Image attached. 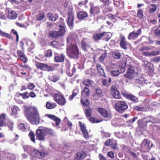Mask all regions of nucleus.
<instances>
[{
    "label": "nucleus",
    "mask_w": 160,
    "mask_h": 160,
    "mask_svg": "<svg viewBox=\"0 0 160 160\" xmlns=\"http://www.w3.org/2000/svg\"><path fill=\"white\" fill-rule=\"evenodd\" d=\"M76 41H78V37L75 34H69L67 39V53L69 57L75 59H77L79 55V50L76 43Z\"/></svg>",
    "instance_id": "obj_1"
},
{
    "label": "nucleus",
    "mask_w": 160,
    "mask_h": 160,
    "mask_svg": "<svg viewBox=\"0 0 160 160\" xmlns=\"http://www.w3.org/2000/svg\"><path fill=\"white\" fill-rule=\"evenodd\" d=\"M25 115L30 123L38 125L40 123V116L36 108L33 107L26 108Z\"/></svg>",
    "instance_id": "obj_2"
},
{
    "label": "nucleus",
    "mask_w": 160,
    "mask_h": 160,
    "mask_svg": "<svg viewBox=\"0 0 160 160\" xmlns=\"http://www.w3.org/2000/svg\"><path fill=\"white\" fill-rule=\"evenodd\" d=\"M156 48L154 46H143L139 49L141 53L146 57L155 56L160 53L159 50H156Z\"/></svg>",
    "instance_id": "obj_3"
},
{
    "label": "nucleus",
    "mask_w": 160,
    "mask_h": 160,
    "mask_svg": "<svg viewBox=\"0 0 160 160\" xmlns=\"http://www.w3.org/2000/svg\"><path fill=\"white\" fill-rule=\"evenodd\" d=\"M59 20L61 22V24L59 25V30L58 31H50L49 32V35L52 38L55 39L59 37L62 36L65 33V25L63 23L64 20L60 18Z\"/></svg>",
    "instance_id": "obj_4"
},
{
    "label": "nucleus",
    "mask_w": 160,
    "mask_h": 160,
    "mask_svg": "<svg viewBox=\"0 0 160 160\" xmlns=\"http://www.w3.org/2000/svg\"><path fill=\"white\" fill-rule=\"evenodd\" d=\"M127 103L123 101H118L115 104L114 108L118 112L122 113L128 109Z\"/></svg>",
    "instance_id": "obj_5"
},
{
    "label": "nucleus",
    "mask_w": 160,
    "mask_h": 160,
    "mask_svg": "<svg viewBox=\"0 0 160 160\" xmlns=\"http://www.w3.org/2000/svg\"><path fill=\"white\" fill-rule=\"evenodd\" d=\"M53 98L55 101L60 105H64L66 103V99L62 94H55L54 95Z\"/></svg>",
    "instance_id": "obj_6"
},
{
    "label": "nucleus",
    "mask_w": 160,
    "mask_h": 160,
    "mask_svg": "<svg viewBox=\"0 0 160 160\" xmlns=\"http://www.w3.org/2000/svg\"><path fill=\"white\" fill-rule=\"evenodd\" d=\"M91 40L87 38H83L81 41V47L84 51H87L91 47Z\"/></svg>",
    "instance_id": "obj_7"
},
{
    "label": "nucleus",
    "mask_w": 160,
    "mask_h": 160,
    "mask_svg": "<svg viewBox=\"0 0 160 160\" xmlns=\"http://www.w3.org/2000/svg\"><path fill=\"white\" fill-rule=\"evenodd\" d=\"M149 122L152 123L154 122L153 118L151 116H148L142 118V120L138 123V124L140 127H143L146 126L147 123Z\"/></svg>",
    "instance_id": "obj_8"
},
{
    "label": "nucleus",
    "mask_w": 160,
    "mask_h": 160,
    "mask_svg": "<svg viewBox=\"0 0 160 160\" xmlns=\"http://www.w3.org/2000/svg\"><path fill=\"white\" fill-rule=\"evenodd\" d=\"M36 136L37 138L40 141L45 139L46 136L44 128L39 127L36 130Z\"/></svg>",
    "instance_id": "obj_9"
},
{
    "label": "nucleus",
    "mask_w": 160,
    "mask_h": 160,
    "mask_svg": "<svg viewBox=\"0 0 160 160\" xmlns=\"http://www.w3.org/2000/svg\"><path fill=\"white\" fill-rule=\"evenodd\" d=\"M120 47L124 49H127L128 47L130 45V44L126 41L125 37L122 35H120Z\"/></svg>",
    "instance_id": "obj_10"
},
{
    "label": "nucleus",
    "mask_w": 160,
    "mask_h": 160,
    "mask_svg": "<svg viewBox=\"0 0 160 160\" xmlns=\"http://www.w3.org/2000/svg\"><path fill=\"white\" fill-rule=\"evenodd\" d=\"M141 29L139 28L138 30L136 32L133 31L130 33L128 36V40L135 39L141 34Z\"/></svg>",
    "instance_id": "obj_11"
},
{
    "label": "nucleus",
    "mask_w": 160,
    "mask_h": 160,
    "mask_svg": "<svg viewBox=\"0 0 160 160\" xmlns=\"http://www.w3.org/2000/svg\"><path fill=\"white\" fill-rule=\"evenodd\" d=\"M111 95L115 98L119 99L121 98V95L115 86H112L111 90Z\"/></svg>",
    "instance_id": "obj_12"
},
{
    "label": "nucleus",
    "mask_w": 160,
    "mask_h": 160,
    "mask_svg": "<svg viewBox=\"0 0 160 160\" xmlns=\"http://www.w3.org/2000/svg\"><path fill=\"white\" fill-rule=\"evenodd\" d=\"M98 111L101 115L105 118H109L111 116L110 112L104 108H99L98 109Z\"/></svg>",
    "instance_id": "obj_13"
},
{
    "label": "nucleus",
    "mask_w": 160,
    "mask_h": 160,
    "mask_svg": "<svg viewBox=\"0 0 160 160\" xmlns=\"http://www.w3.org/2000/svg\"><path fill=\"white\" fill-rule=\"evenodd\" d=\"M81 129L83 134V136L86 140L89 139L88 133L86 129V127L84 124H82V122H79Z\"/></svg>",
    "instance_id": "obj_14"
},
{
    "label": "nucleus",
    "mask_w": 160,
    "mask_h": 160,
    "mask_svg": "<svg viewBox=\"0 0 160 160\" xmlns=\"http://www.w3.org/2000/svg\"><path fill=\"white\" fill-rule=\"evenodd\" d=\"M6 13L7 14V17L9 19H15L17 17V13L14 11L6 9Z\"/></svg>",
    "instance_id": "obj_15"
},
{
    "label": "nucleus",
    "mask_w": 160,
    "mask_h": 160,
    "mask_svg": "<svg viewBox=\"0 0 160 160\" xmlns=\"http://www.w3.org/2000/svg\"><path fill=\"white\" fill-rule=\"evenodd\" d=\"M125 69L124 67L121 66H119L118 68L115 70H113L111 71V75L113 76H117L120 73H123L125 71Z\"/></svg>",
    "instance_id": "obj_16"
},
{
    "label": "nucleus",
    "mask_w": 160,
    "mask_h": 160,
    "mask_svg": "<svg viewBox=\"0 0 160 160\" xmlns=\"http://www.w3.org/2000/svg\"><path fill=\"white\" fill-rule=\"evenodd\" d=\"M141 147L142 150L144 152H147L149 150L150 148L147 139H145L143 140L141 145Z\"/></svg>",
    "instance_id": "obj_17"
},
{
    "label": "nucleus",
    "mask_w": 160,
    "mask_h": 160,
    "mask_svg": "<svg viewBox=\"0 0 160 160\" xmlns=\"http://www.w3.org/2000/svg\"><path fill=\"white\" fill-rule=\"evenodd\" d=\"M17 53L20 59L24 63H26L28 60L27 58L25 55L23 51L20 50L17 51Z\"/></svg>",
    "instance_id": "obj_18"
},
{
    "label": "nucleus",
    "mask_w": 160,
    "mask_h": 160,
    "mask_svg": "<svg viewBox=\"0 0 160 160\" xmlns=\"http://www.w3.org/2000/svg\"><path fill=\"white\" fill-rule=\"evenodd\" d=\"M64 59L65 56L63 54H60L57 53L54 54V61L55 62H62Z\"/></svg>",
    "instance_id": "obj_19"
},
{
    "label": "nucleus",
    "mask_w": 160,
    "mask_h": 160,
    "mask_svg": "<svg viewBox=\"0 0 160 160\" xmlns=\"http://www.w3.org/2000/svg\"><path fill=\"white\" fill-rule=\"evenodd\" d=\"M102 39L107 42L110 39L112 34L110 32H102Z\"/></svg>",
    "instance_id": "obj_20"
},
{
    "label": "nucleus",
    "mask_w": 160,
    "mask_h": 160,
    "mask_svg": "<svg viewBox=\"0 0 160 160\" xmlns=\"http://www.w3.org/2000/svg\"><path fill=\"white\" fill-rule=\"evenodd\" d=\"M100 12V8L98 6H91V7L90 13L93 15L98 14Z\"/></svg>",
    "instance_id": "obj_21"
},
{
    "label": "nucleus",
    "mask_w": 160,
    "mask_h": 160,
    "mask_svg": "<svg viewBox=\"0 0 160 160\" xmlns=\"http://www.w3.org/2000/svg\"><path fill=\"white\" fill-rule=\"evenodd\" d=\"M32 154L34 157L39 158H42L45 156V153L44 152H40L36 150L33 151Z\"/></svg>",
    "instance_id": "obj_22"
},
{
    "label": "nucleus",
    "mask_w": 160,
    "mask_h": 160,
    "mask_svg": "<svg viewBox=\"0 0 160 160\" xmlns=\"http://www.w3.org/2000/svg\"><path fill=\"white\" fill-rule=\"evenodd\" d=\"M45 116L48 118L53 120L56 126H57L59 124L61 121L60 119L58 118L55 117V116L48 114H46Z\"/></svg>",
    "instance_id": "obj_23"
},
{
    "label": "nucleus",
    "mask_w": 160,
    "mask_h": 160,
    "mask_svg": "<svg viewBox=\"0 0 160 160\" xmlns=\"http://www.w3.org/2000/svg\"><path fill=\"white\" fill-rule=\"evenodd\" d=\"M122 94L125 97H126L127 98L130 100L132 102H136L138 101V98L132 95H130L127 93H124L123 92L122 93Z\"/></svg>",
    "instance_id": "obj_24"
},
{
    "label": "nucleus",
    "mask_w": 160,
    "mask_h": 160,
    "mask_svg": "<svg viewBox=\"0 0 160 160\" xmlns=\"http://www.w3.org/2000/svg\"><path fill=\"white\" fill-rule=\"evenodd\" d=\"M77 16L79 19L82 20L88 17V15L87 12L80 11L77 13Z\"/></svg>",
    "instance_id": "obj_25"
},
{
    "label": "nucleus",
    "mask_w": 160,
    "mask_h": 160,
    "mask_svg": "<svg viewBox=\"0 0 160 160\" xmlns=\"http://www.w3.org/2000/svg\"><path fill=\"white\" fill-rule=\"evenodd\" d=\"M26 45L28 47V50L30 52L35 47L34 44L32 41L28 39L26 42Z\"/></svg>",
    "instance_id": "obj_26"
},
{
    "label": "nucleus",
    "mask_w": 160,
    "mask_h": 160,
    "mask_svg": "<svg viewBox=\"0 0 160 160\" xmlns=\"http://www.w3.org/2000/svg\"><path fill=\"white\" fill-rule=\"evenodd\" d=\"M86 156V153L83 152H79L75 155V158L77 160L82 159Z\"/></svg>",
    "instance_id": "obj_27"
},
{
    "label": "nucleus",
    "mask_w": 160,
    "mask_h": 160,
    "mask_svg": "<svg viewBox=\"0 0 160 160\" xmlns=\"http://www.w3.org/2000/svg\"><path fill=\"white\" fill-rule=\"evenodd\" d=\"M76 71V69L74 67L72 68L71 71L70 70V68L69 66L67 68L66 72L67 75L69 77H71L75 72Z\"/></svg>",
    "instance_id": "obj_28"
},
{
    "label": "nucleus",
    "mask_w": 160,
    "mask_h": 160,
    "mask_svg": "<svg viewBox=\"0 0 160 160\" xmlns=\"http://www.w3.org/2000/svg\"><path fill=\"white\" fill-rule=\"evenodd\" d=\"M6 115L2 113L0 115V127L4 126L5 123Z\"/></svg>",
    "instance_id": "obj_29"
},
{
    "label": "nucleus",
    "mask_w": 160,
    "mask_h": 160,
    "mask_svg": "<svg viewBox=\"0 0 160 160\" xmlns=\"http://www.w3.org/2000/svg\"><path fill=\"white\" fill-rule=\"evenodd\" d=\"M102 85L105 87H108L110 85L112 79L111 78H108V79H102Z\"/></svg>",
    "instance_id": "obj_30"
},
{
    "label": "nucleus",
    "mask_w": 160,
    "mask_h": 160,
    "mask_svg": "<svg viewBox=\"0 0 160 160\" xmlns=\"http://www.w3.org/2000/svg\"><path fill=\"white\" fill-rule=\"evenodd\" d=\"M96 67L97 70L100 74L102 76L105 77V72L101 66L99 64H97Z\"/></svg>",
    "instance_id": "obj_31"
},
{
    "label": "nucleus",
    "mask_w": 160,
    "mask_h": 160,
    "mask_svg": "<svg viewBox=\"0 0 160 160\" xmlns=\"http://www.w3.org/2000/svg\"><path fill=\"white\" fill-rule=\"evenodd\" d=\"M35 64L37 68L44 71L45 65V63H41L36 61L35 62Z\"/></svg>",
    "instance_id": "obj_32"
},
{
    "label": "nucleus",
    "mask_w": 160,
    "mask_h": 160,
    "mask_svg": "<svg viewBox=\"0 0 160 160\" xmlns=\"http://www.w3.org/2000/svg\"><path fill=\"white\" fill-rule=\"evenodd\" d=\"M82 97H88L89 96L90 92L88 88L85 87L81 93Z\"/></svg>",
    "instance_id": "obj_33"
},
{
    "label": "nucleus",
    "mask_w": 160,
    "mask_h": 160,
    "mask_svg": "<svg viewBox=\"0 0 160 160\" xmlns=\"http://www.w3.org/2000/svg\"><path fill=\"white\" fill-rule=\"evenodd\" d=\"M48 16L49 18V20L53 21H56L58 18V17L57 15L55 14V16H54L51 13H48Z\"/></svg>",
    "instance_id": "obj_34"
},
{
    "label": "nucleus",
    "mask_w": 160,
    "mask_h": 160,
    "mask_svg": "<svg viewBox=\"0 0 160 160\" xmlns=\"http://www.w3.org/2000/svg\"><path fill=\"white\" fill-rule=\"evenodd\" d=\"M102 32L94 34L93 36V38L96 42L102 38Z\"/></svg>",
    "instance_id": "obj_35"
},
{
    "label": "nucleus",
    "mask_w": 160,
    "mask_h": 160,
    "mask_svg": "<svg viewBox=\"0 0 160 160\" xmlns=\"http://www.w3.org/2000/svg\"><path fill=\"white\" fill-rule=\"evenodd\" d=\"M154 32L157 37H160V25L156 26L154 27Z\"/></svg>",
    "instance_id": "obj_36"
},
{
    "label": "nucleus",
    "mask_w": 160,
    "mask_h": 160,
    "mask_svg": "<svg viewBox=\"0 0 160 160\" xmlns=\"http://www.w3.org/2000/svg\"><path fill=\"white\" fill-rule=\"evenodd\" d=\"M82 83L84 85L90 87L92 86L93 84V82L92 81L87 79L83 80Z\"/></svg>",
    "instance_id": "obj_37"
},
{
    "label": "nucleus",
    "mask_w": 160,
    "mask_h": 160,
    "mask_svg": "<svg viewBox=\"0 0 160 160\" xmlns=\"http://www.w3.org/2000/svg\"><path fill=\"white\" fill-rule=\"evenodd\" d=\"M0 34L3 37H6L10 40H12L13 39V38L8 33H6L2 31L0 29Z\"/></svg>",
    "instance_id": "obj_38"
},
{
    "label": "nucleus",
    "mask_w": 160,
    "mask_h": 160,
    "mask_svg": "<svg viewBox=\"0 0 160 160\" xmlns=\"http://www.w3.org/2000/svg\"><path fill=\"white\" fill-rule=\"evenodd\" d=\"M151 7L149 8V12L151 14H152L154 13L157 10V7L155 4H151L150 5Z\"/></svg>",
    "instance_id": "obj_39"
},
{
    "label": "nucleus",
    "mask_w": 160,
    "mask_h": 160,
    "mask_svg": "<svg viewBox=\"0 0 160 160\" xmlns=\"http://www.w3.org/2000/svg\"><path fill=\"white\" fill-rule=\"evenodd\" d=\"M105 145L107 146H109L110 145H112V148L113 149H115L116 148V145H112V141L110 139H108L105 143Z\"/></svg>",
    "instance_id": "obj_40"
},
{
    "label": "nucleus",
    "mask_w": 160,
    "mask_h": 160,
    "mask_svg": "<svg viewBox=\"0 0 160 160\" xmlns=\"http://www.w3.org/2000/svg\"><path fill=\"white\" fill-rule=\"evenodd\" d=\"M54 70V68L50 65L45 63L44 71L47 72H50L53 71Z\"/></svg>",
    "instance_id": "obj_41"
},
{
    "label": "nucleus",
    "mask_w": 160,
    "mask_h": 160,
    "mask_svg": "<svg viewBox=\"0 0 160 160\" xmlns=\"http://www.w3.org/2000/svg\"><path fill=\"white\" fill-rule=\"evenodd\" d=\"M56 106L55 103H50L47 102L46 104V108L48 109H51L55 108Z\"/></svg>",
    "instance_id": "obj_42"
},
{
    "label": "nucleus",
    "mask_w": 160,
    "mask_h": 160,
    "mask_svg": "<svg viewBox=\"0 0 160 160\" xmlns=\"http://www.w3.org/2000/svg\"><path fill=\"white\" fill-rule=\"evenodd\" d=\"M45 130V135L48 134L49 135L52 136L54 134V132L51 129H48L46 128H44Z\"/></svg>",
    "instance_id": "obj_43"
},
{
    "label": "nucleus",
    "mask_w": 160,
    "mask_h": 160,
    "mask_svg": "<svg viewBox=\"0 0 160 160\" xmlns=\"http://www.w3.org/2000/svg\"><path fill=\"white\" fill-rule=\"evenodd\" d=\"M28 136L30 138L32 142L35 143L34 133L32 131H31L29 133Z\"/></svg>",
    "instance_id": "obj_44"
},
{
    "label": "nucleus",
    "mask_w": 160,
    "mask_h": 160,
    "mask_svg": "<svg viewBox=\"0 0 160 160\" xmlns=\"http://www.w3.org/2000/svg\"><path fill=\"white\" fill-rule=\"evenodd\" d=\"M73 18H68V24L70 28H72L73 25Z\"/></svg>",
    "instance_id": "obj_45"
},
{
    "label": "nucleus",
    "mask_w": 160,
    "mask_h": 160,
    "mask_svg": "<svg viewBox=\"0 0 160 160\" xmlns=\"http://www.w3.org/2000/svg\"><path fill=\"white\" fill-rule=\"evenodd\" d=\"M19 111V109L18 107L14 106L12 108V114L13 115H16Z\"/></svg>",
    "instance_id": "obj_46"
},
{
    "label": "nucleus",
    "mask_w": 160,
    "mask_h": 160,
    "mask_svg": "<svg viewBox=\"0 0 160 160\" xmlns=\"http://www.w3.org/2000/svg\"><path fill=\"white\" fill-rule=\"evenodd\" d=\"M78 92L79 91L78 89H74L73 91L72 95L69 96V99L72 100V98L78 93Z\"/></svg>",
    "instance_id": "obj_47"
},
{
    "label": "nucleus",
    "mask_w": 160,
    "mask_h": 160,
    "mask_svg": "<svg viewBox=\"0 0 160 160\" xmlns=\"http://www.w3.org/2000/svg\"><path fill=\"white\" fill-rule=\"evenodd\" d=\"M85 113L87 117H90L92 113V111L90 108H88L86 109Z\"/></svg>",
    "instance_id": "obj_48"
},
{
    "label": "nucleus",
    "mask_w": 160,
    "mask_h": 160,
    "mask_svg": "<svg viewBox=\"0 0 160 160\" xmlns=\"http://www.w3.org/2000/svg\"><path fill=\"white\" fill-rule=\"evenodd\" d=\"M44 17V15L43 12H42L38 14L36 16V19L38 20L41 21Z\"/></svg>",
    "instance_id": "obj_49"
},
{
    "label": "nucleus",
    "mask_w": 160,
    "mask_h": 160,
    "mask_svg": "<svg viewBox=\"0 0 160 160\" xmlns=\"http://www.w3.org/2000/svg\"><path fill=\"white\" fill-rule=\"evenodd\" d=\"M137 16L140 19L142 18L143 16L142 9H139L138 10Z\"/></svg>",
    "instance_id": "obj_50"
},
{
    "label": "nucleus",
    "mask_w": 160,
    "mask_h": 160,
    "mask_svg": "<svg viewBox=\"0 0 160 160\" xmlns=\"http://www.w3.org/2000/svg\"><path fill=\"white\" fill-rule=\"evenodd\" d=\"M112 56L114 58L117 59H120L121 56L120 53L118 52H113L112 54Z\"/></svg>",
    "instance_id": "obj_51"
},
{
    "label": "nucleus",
    "mask_w": 160,
    "mask_h": 160,
    "mask_svg": "<svg viewBox=\"0 0 160 160\" xmlns=\"http://www.w3.org/2000/svg\"><path fill=\"white\" fill-rule=\"evenodd\" d=\"M23 148L25 152H29L32 149V147L28 145H25L23 146Z\"/></svg>",
    "instance_id": "obj_52"
},
{
    "label": "nucleus",
    "mask_w": 160,
    "mask_h": 160,
    "mask_svg": "<svg viewBox=\"0 0 160 160\" xmlns=\"http://www.w3.org/2000/svg\"><path fill=\"white\" fill-rule=\"evenodd\" d=\"M148 22L150 25H156L157 23V21L155 19L152 20L148 18Z\"/></svg>",
    "instance_id": "obj_53"
},
{
    "label": "nucleus",
    "mask_w": 160,
    "mask_h": 160,
    "mask_svg": "<svg viewBox=\"0 0 160 160\" xmlns=\"http://www.w3.org/2000/svg\"><path fill=\"white\" fill-rule=\"evenodd\" d=\"M89 120L92 123H98L101 121V120H98L96 118L93 117L90 118Z\"/></svg>",
    "instance_id": "obj_54"
},
{
    "label": "nucleus",
    "mask_w": 160,
    "mask_h": 160,
    "mask_svg": "<svg viewBox=\"0 0 160 160\" xmlns=\"http://www.w3.org/2000/svg\"><path fill=\"white\" fill-rule=\"evenodd\" d=\"M133 73H130V72L127 71V73L125 74L124 76L126 78L129 79H131L133 77Z\"/></svg>",
    "instance_id": "obj_55"
},
{
    "label": "nucleus",
    "mask_w": 160,
    "mask_h": 160,
    "mask_svg": "<svg viewBox=\"0 0 160 160\" xmlns=\"http://www.w3.org/2000/svg\"><path fill=\"white\" fill-rule=\"evenodd\" d=\"M13 123L12 122H9L8 124L7 125L8 128H9V130L12 131L13 128Z\"/></svg>",
    "instance_id": "obj_56"
},
{
    "label": "nucleus",
    "mask_w": 160,
    "mask_h": 160,
    "mask_svg": "<svg viewBox=\"0 0 160 160\" xmlns=\"http://www.w3.org/2000/svg\"><path fill=\"white\" fill-rule=\"evenodd\" d=\"M50 79L51 81L56 82L59 80V78L56 75H53L50 78Z\"/></svg>",
    "instance_id": "obj_57"
},
{
    "label": "nucleus",
    "mask_w": 160,
    "mask_h": 160,
    "mask_svg": "<svg viewBox=\"0 0 160 160\" xmlns=\"http://www.w3.org/2000/svg\"><path fill=\"white\" fill-rule=\"evenodd\" d=\"M52 52L51 50H47L45 52V56L47 57H50L52 56Z\"/></svg>",
    "instance_id": "obj_58"
},
{
    "label": "nucleus",
    "mask_w": 160,
    "mask_h": 160,
    "mask_svg": "<svg viewBox=\"0 0 160 160\" xmlns=\"http://www.w3.org/2000/svg\"><path fill=\"white\" fill-rule=\"evenodd\" d=\"M68 18H74V14L72 8H69L68 11Z\"/></svg>",
    "instance_id": "obj_59"
},
{
    "label": "nucleus",
    "mask_w": 160,
    "mask_h": 160,
    "mask_svg": "<svg viewBox=\"0 0 160 160\" xmlns=\"http://www.w3.org/2000/svg\"><path fill=\"white\" fill-rule=\"evenodd\" d=\"M18 129L22 131H24L26 129L24 124L23 123H21L18 125Z\"/></svg>",
    "instance_id": "obj_60"
},
{
    "label": "nucleus",
    "mask_w": 160,
    "mask_h": 160,
    "mask_svg": "<svg viewBox=\"0 0 160 160\" xmlns=\"http://www.w3.org/2000/svg\"><path fill=\"white\" fill-rule=\"evenodd\" d=\"M19 95L21 96L23 99L28 98H29V95L28 92H26L23 93H20Z\"/></svg>",
    "instance_id": "obj_61"
},
{
    "label": "nucleus",
    "mask_w": 160,
    "mask_h": 160,
    "mask_svg": "<svg viewBox=\"0 0 160 160\" xmlns=\"http://www.w3.org/2000/svg\"><path fill=\"white\" fill-rule=\"evenodd\" d=\"M128 72L131 73H134L135 70L134 67L132 65H129L128 68Z\"/></svg>",
    "instance_id": "obj_62"
},
{
    "label": "nucleus",
    "mask_w": 160,
    "mask_h": 160,
    "mask_svg": "<svg viewBox=\"0 0 160 160\" xmlns=\"http://www.w3.org/2000/svg\"><path fill=\"white\" fill-rule=\"evenodd\" d=\"M101 135L103 137L108 138L110 137V134L108 132H106L104 131H102Z\"/></svg>",
    "instance_id": "obj_63"
},
{
    "label": "nucleus",
    "mask_w": 160,
    "mask_h": 160,
    "mask_svg": "<svg viewBox=\"0 0 160 160\" xmlns=\"http://www.w3.org/2000/svg\"><path fill=\"white\" fill-rule=\"evenodd\" d=\"M135 109L137 111H145L146 109L143 107H139L138 106H136L135 107Z\"/></svg>",
    "instance_id": "obj_64"
}]
</instances>
